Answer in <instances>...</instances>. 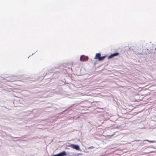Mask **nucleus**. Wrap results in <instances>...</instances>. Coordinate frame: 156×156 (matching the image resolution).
<instances>
[{
  "label": "nucleus",
  "instance_id": "nucleus-1",
  "mask_svg": "<svg viewBox=\"0 0 156 156\" xmlns=\"http://www.w3.org/2000/svg\"><path fill=\"white\" fill-rule=\"evenodd\" d=\"M88 59V57L84 55H82L80 57V60L81 61L85 62L87 61Z\"/></svg>",
  "mask_w": 156,
  "mask_h": 156
},
{
  "label": "nucleus",
  "instance_id": "nucleus-2",
  "mask_svg": "<svg viewBox=\"0 0 156 156\" xmlns=\"http://www.w3.org/2000/svg\"><path fill=\"white\" fill-rule=\"evenodd\" d=\"M70 147H71L75 149L76 150H80V148L77 145L72 144L70 146Z\"/></svg>",
  "mask_w": 156,
  "mask_h": 156
},
{
  "label": "nucleus",
  "instance_id": "nucleus-3",
  "mask_svg": "<svg viewBox=\"0 0 156 156\" xmlns=\"http://www.w3.org/2000/svg\"><path fill=\"white\" fill-rule=\"evenodd\" d=\"M119 54V53L118 52L115 53L111 54L110 55L108 58V59H110L113 57L115 56L118 55Z\"/></svg>",
  "mask_w": 156,
  "mask_h": 156
},
{
  "label": "nucleus",
  "instance_id": "nucleus-4",
  "mask_svg": "<svg viewBox=\"0 0 156 156\" xmlns=\"http://www.w3.org/2000/svg\"><path fill=\"white\" fill-rule=\"evenodd\" d=\"M101 57V54L100 53H97L96 54V55L94 57L95 59H98L99 61V58Z\"/></svg>",
  "mask_w": 156,
  "mask_h": 156
},
{
  "label": "nucleus",
  "instance_id": "nucleus-5",
  "mask_svg": "<svg viewBox=\"0 0 156 156\" xmlns=\"http://www.w3.org/2000/svg\"><path fill=\"white\" fill-rule=\"evenodd\" d=\"M59 154V156H65L66 155V153L65 151H63Z\"/></svg>",
  "mask_w": 156,
  "mask_h": 156
},
{
  "label": "nucleus",
  "instance_id": "nucleus-6",
  "mask_svg": "<svg viewBox=\"0 0 156 156\" xmlns=\"http://www.w3.org/2000/svg\"><path fill=\"white\" fill-rule=\"evenodd\" d=\"M106 57V56H102V57L101 56L100 58H99V61L103 60Z\"/></svg>",
  "mask_w": 156,
  "mask_h": 156
},
{
  "label": "nucleus",
  "instance_id": "nucleus-7",
  "mask_svg": "<svg viewBox=\"0 0 156 156\" xmlns=\"http://www.w3.org/2000/svg\"><path fill=\"white\" fill-rule=\"evenodd\" d=\"M114 135V134H113V135H107V137H110Z\"/></svg>",
  "mask_w": 156,
  "mask_h": 156
},
{
  "label": "nucleus",
  "instance_id": "nucleus-8",
  "mask_svg": "<svg viewBox=\"0 0 156 156\" xmlns=\"http://www.w3.org/2000/svg\"><path fill=\"white\" fill-rule=\"evenodd\" d=\"M54 156H59V154H57L54 155Z\"/></svg>",
  "mask_w": 156,
  "mask_h": 156
},
{
  "label": "nucleus",
  "instance_id": "nucleus-9",
  "mask_svg": "<svg viewBox=\"0 0 156 156\" xmlns=\"http://www.w3.org/2000/svg\"><path fill=\"white\" fill-rule=\"evenodd\" d=\"M94 148L93 147H89V148Z\"/></svg>",
  "mask_w": 156,
  "mask_h": 156
}]
</instances>
